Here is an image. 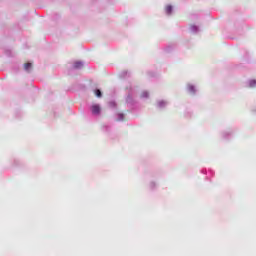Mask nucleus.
Returning a JSON list of instances; mask_svg holds the SVG:
<instances>
[{
  "mask_svg": "<svg viewBox=\"0 0 256 256\" xmlns=\"http://www.w3.org/2000/svg\"><path fill=\"white\" fill-rule=\"evenodd\" d=\"M255 85H256V81L255 80L250 81V87H255Z\"/></svg>",
  "mask_w": 256,
  "mask_h": 256,
  "instance_id": "obj_6",
  "label": "nucleus"
},
{
  "mask_svg": "<svg viewBox=\"0 0 256 256\" xmlns=\"http://www.w3.org/2000/svg\"><path fill=\"white\" fill-rule=\"evenodd\" d=\"M165 11L168 15H171L173 11V6H166Z\"/></svg>",
  "mask_w": 256,
  "mask_h": 256,
  "instance_id": "obj_2",
  "label": "nucleus"
},
{
  "mask_svg": "<svg viewBox=\"0 0 256 256\" xmlns=\"http://www.w3.org/2000/svg\"><path fill=\"white\" fill-rule=\"evenodd\" d=\"M141 97H149V93H148V92H143V93L141 94Z\"/></svg>",
  "mask_w": 256,
  "mask_h": 256,
  "instance_id": "obj_7",
  "label": "nucleus"
},
{
  "mask_svg": "<svg viewBox=\"0 0 256 256\" xmlns=\"http://www.w3.org/2000/svg\"><path fill=\"white\" fill-rule=\"evenodd\" d=\"M96 97H102L101 90H95Z\"/></svg>",
  "mask_w": 256,
  "mask_h": 256,
  "instance_id": "obj_5",
  "label": "nucleus"
},
{
  "mask_svg": "<svg viewBox=\"0 0 256 256\" xmlns=\"http://www.w3.org/2000/svg\"><path fill=\"white\" fill-rule=\"evenodd\" d=\"M31 67H33V64H31L29 62L24 64L25 71H29V69H31Z\"/></svg>",
  "mask_w": 256,
  "mask_h": 256,
  "instance_id": "obj_3",
  "label": "nucleus"
},
{
  "mask_svg": "<svg viewBox=\"0 0 256 256\" xmlns=\"http://www.w3.org/2000/svg\"><path fill=\"white\" fill-rule=\"evenodd\" d=\"M91 112L93 115H99V113H101V106H99V104L92 105Z\"/></svg>",
  "mask_w": 256,
  "mask_h": 256,
  "instance_id": "obj_1",
  "label": "nucleus"
},
{
  "mask_svg": "<svg viewBox=\"0 0 256 256\" xmlns=\"http://www.w3.org/2000/svg\"><path fill=\"white\" fill-rule=\"evenodd\" d=\"M81 67H83V63H81V62H75L74 63V68L75 69H81Z\"/></svg>",
  "mask_w": 256,
  "mask_h": 256,
  "instance_id": "obj_4",
  "label": "nucleus"
}]
</instances>
